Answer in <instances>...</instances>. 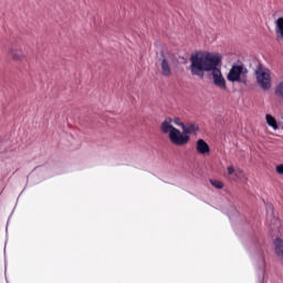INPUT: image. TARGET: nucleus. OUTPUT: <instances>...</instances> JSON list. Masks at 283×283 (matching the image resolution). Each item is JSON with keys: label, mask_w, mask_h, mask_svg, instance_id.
<instances>
[{"label": "nucleus", "mask_w": 283, "mask_h": 283, "mask_svg": "<svg viewBox=\"0 0 283 283\" xmlns=\"http://www.w3.org/2000/svg\"><path fill=\"white\" fill-rule=\"evenodd\" d=\"M179 127H181L182 136H189V134H196V132H200V127L193 123L190 124H185V123H180Z\"/></svg>", "instance_id": "nucleus-6"}, {"label": "nucleus", "mask_w": 283, "mask_h": 283, "mask_svg": "<svg viewBox=\"0 0 283 283\" xmlns=\"http://www.w3.org/2000/svg\"><path fill=\"white\" fill-rule=\"evenodd\" d=\"M222 63L220 53L197 52L190 56V74L205 78L206 72H211L213 85L219 90L227 91V80L222 75V70L218 67Z\"/></svg>", "instance_id": "nucleus-1"}, {"label": "nucleus", "mask_w": 283, "mask_h": 283, "mask_svg": "<svg viewBox=\"0 0 283 283\" xmlns=\"http://www.w3.org/2000/svg\"><path fill=\"white\" fill-rule=\"evenodd\" d=\"M275 171L279 174V176H283V164L277 165L275 167Z\"/></svg>", "instance_id": "nucleus-13"}, {"label": "nucleus", "mask_w": 283, "mask_h": 283, "mask_svg": "<svg viewBox=\"0 0 283 283\" xmlns=\"http://www.w3.org/2000/svg\"><path fill=\"white\" fill-rule=\"evenodd\" d=\"M8 54L12 59V61H15L18 63H23V61L28 59L25 52H23V49H19L17 46H11L8 51Z\"/></svg>", "instance_id": "nucleus-5"}, {"label": "nucleus", "mask_w": 283, "mask_h": 283, "mask_svg": "<svg viewBox=\"0 0 283 283\" xmlns=\"http://www.w3.org/2000/svg\"><path fill=\"white\" fill-rule=\"evenodd\" d=\"M160 130L163 134H169V140L172 143V145H176V147H185L191 140V136H185L182 135V132L180 129L174 127L171 125V118L167 117L160 126Z\"/></svg>", "instance_id": "nucleus-2"}, {"label": "nucleus", "mask_w": 283, "mask_h": 283, "mask_svg": "<svg viewBox=\"0 0 283 283\" xmlns=\"http://www.w3.org/2000/svg\"><path fill=\"white\" fill-rule=\"evenodd\" d=\"M160 67L163 76L169 78V76H171V64L169 63V60L167 57L161 59Z\"/></svg>", "instance_id": "nucleus-7"}, {"label": "nucleus", "mask_w": 283, "mask_h": 283, "mask_svg": "<svg viewBox=\"0 0 283 283\" xmlns=\"http://www.w3.org/2000/svg\"><path fill=\"white\" fill-rule=\"evenodd\" d=\"M261 260H262V262H263V264H264V256H261Z\"/></svg>", "instance_id": "nucleus-17"}, {"label": "nucleus", "mask_w": 283, "mask_h": 283, "mask_svg": "<svg viewBox=\"0 0 283 283\" xmlns=\"http://www.w3.org/2000/svg\"><path fill=\"white\" fill-rule=\"evenodd\" d=\"M197 151L198 154H201V156H206V154H209L211 151V148L209 147V144L205 142V139H198Z\"/></svg>", "instance_id": "nucleus-8"}, {"label": "nucleus", "mask_w": 283, "mask_h": 283, "mask_svg": "<svg viewBox=\"0 0 283 283\" xmlns=\"http://www.w3.org/2000/svg\"><path fill=\"white\" fill-rule=\"evenodd\" d=\"M210 185H212V187H216V189H222L224 187V184H222V181L220 180H210Z\"/></svg>", "instance_id": "nucleus-12"}, {"label": "nucleus", "mask_w": 283, "mask_h": 283, "mask_svg": "<svg viewBox=\"0 0 283 283\" xmlns=\"http://www.w3.org/2000/svg\"><path fill=\"white\" fill-rule=\"evenodd\" d=\"M228 171V176H233V174H235V168L233 166H229L227 168Z\"/></svg>", "instance_id": "nucleus-14"}, {"label": "nucleus", "mask_w": 283, "mask_h": 283, "mask_svg": "<svg viewBox=\"0 0 283 283\" xmlns=\"http://www.w3.org/2000/svg\"><path fill=\"white\" fill-rule=\"evenodd\" d=\"M235 176H237V178H241L242 176H244V172L242 170H238L235 172Z\"/></svg>", "instance_id": "nucleus-15"}, {"label": "nucleus", "mask_w": 283, "mask_h": 283, "mask_svg": "<svg viewBox=\"0 0 283 283\" xmlns=\"http://www.w3.org/2000/svg\"><path fill=\"white\" fill-rule=\"evenodd\" d=\"M249 70L244 66V63L237 62L233 63L227 78L230 83H241L242 85H247L249 83Z\"/></svg>", "instance_id": "nucleus-3"}, {"label": "nucleus", "mask_w": 283, "mask_h": 283, "mask_svg": "<svg viewBox=\"0 0 283 283\" xmlns=\"http://www.w3.org/2000/svg\"><path fill=\"white\" fill-rule=\"evenodd\" d=\"M256 83L264 92H269L271 87V71L269 69L259 67L255 71Z\"/></svg>", "instance_id": "nucleus-4"}, {"label": "nucleus", "mask_w": 283, "mask_h": 283, "mask_svg": "<svg viewBox=\"0 0 283 283\" xmlns=\"http://www.w3.org/2000/svg\"><path fill=\"white\" fill-rule=\"evenodd\" d=\"M174 123H175V125H178V127H180V123H181V122H180V118H175V119H174Z\"/></svg>", "instance_id": "nucleus-16"}, {"label": "nucleus", "mask_w": 283, "mask_h": 283, "mask_svg": "<svg viewBox=\"0 0 283 283\" xmlns=\"http://www.w3.org/2000/svg\"><path fill=\"white\" fill-rule=\"evenodd\" d=\"M275 95L280 98H283V82H280L277 86L275 87Z\"/></svg>", "instance_id": "nucleus-11"}, {"label": "nucleus", "mask_w": 283, "mask_h": 283, "mask_svg": "<svg viewBox=\"0 0 283 283\" xmlns=\"http://www.w3.org/2000/svg\"><path fill=\"white\" fill-rule=\"evenodd\" d=\"M276 41H283V17L275 21Z\"/></svg>", "instance_id": "nucleus-9"}, {"label": "nucleus", "mask_w": 283, "mask_h": 283, "mask_svg": "<svg viewBox=\"0 0 283 283\" xmlns=\"http://www.w3.org/2000/svg\"><path fill=\"white\" fill-rule=\"evenodd\" d=\"M265 120H266V125H269V127H272V129H279L277 120L275 119V117H273V115L266 114Z\"/></svg>", "instance_id": "nucleus-10"}]
</instances>
